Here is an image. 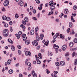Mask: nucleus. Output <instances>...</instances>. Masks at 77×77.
I'll return each instance as SVG.
<instances>
[{
  "instance_id": "50",
  "label": "nucleus",
  "mask_w": 77,
  "mask_h": 77,
  "mask_svg": "<svg viewBox=\"0 0 77 77\" xmlns=\"http://www.w3.org/2000/svg\"><path fill=\"white\" fill-rule=\"evenodd\" d=\"M32 12L33 14H35V13H36V10H35V9H34L32 11Z\"/></svg>"
},
{
  "instance_id": "20",
  "label": "nucleus",
  "mask_w": 77,
  "mask_h": 77,
  "mask_svg": "<svg viewBox=\"0 0 77 77\" xmlns=\"http://www.w3.org/2000/svg\"><path fill=\"white\" fill-rule=\"evenodd\" d=\"M8 41L9 42H10V43H11V44H13V41H12V40H11V39H8Z\"/></svg>"
},
{
  "instance_id": "33",
  "label": "nucleus",
  "mask_w": 77,
  "mask_h": 77,
  "mask_svg": "<svg viewBox=\"0 0 77 77\" xmlns=\"http://www.w3.org/2000/svg\"><path fill=\"white\" fill-rule=\"evenodd\" d=\"M23 40L24 41H25L26 39H27V37H26L24 36L23 37Z\"/></svg>"
},
{
  "instance_id": "44",
  "label": "nucleus",
  "mask_w": 77,
  "mask_h": 77,
  "mask_svg": "<svg viewBox=\"0 0 77 77\" xmlns=\"http://www.w3.org/2000/svg\"><path fill=\"white\" fill-rule=\"evenodd\" d=\"M17 48L19 49H21V46L20 45H18L17 46Z\"/></svg>"
},
{
  "instance_id": "59",
  "label": "nucleus",
  "mask_w": 77,
  "mask_h": 77,
  "mask_svg": "<svg viewBox=\"0 0 77 77\" xmlns=\"http://www.w3.org/2000/svg\"><path fill=\"white\" fill-rule=\"evenodd\" d=\"M57 38V37L55 35L53 37V38L54 39H56Z\"/></svg>"
},
{
  "instance_id": "8",
  "label": "nucleus",
  "mask_w": 77,
  "mask_h": 77,
  "mask_svg": "<svg viewBox=\"0 0 77 77\" xmlns=\"http://www.w3.org/2000/svg\"><path fill=\"white\" fill-rule=\"evenodd\" d=\"M20 27H22L23 29V31H25V29H26V27L25 26H24V25L23 24H22L20 25Z\"/></svg>"
},
{
  "instance_id": "5",
  "label": "nucleus",
  "mask_w": 77,
  "mask_h": 77,
  "mask_svg": "<svg viewBox=\"0 0 77 77\" xmlns=\"http://www.w3.org/2000/svg\"><path fill=\"white\" fill-rule=\"evenodd\" d=\"M66 48V45H64L62 47V49L63 51H65Z\"/></svg>"
},
{
  "instance_id": "23",
  "label": "nucleus",
  "mask_w": 77,
  "mask_h": 77,
  "mask_svg": "<svg viewBox=\"0 0 77 77\" xmlns=\"http://www.w3.org/2000/svg\"><path fill=\"white\" fill-rule=\"evenodd\" d=\"M51 7H50V9H51V10H53V9H55V8L54 6H51Z\"/></svg>"
},
{
  "instance_id": "32",
  "label": "nucleus",
  "mask_w": 77,
  "mask_h": 77,
  "mask_svg": "<svg viewBox=\"0 0 77 77\" xmlns=\"http://www.w3.org/2000/svg\"><path fill=\"white\" fill-rule=\"evenodd\" d=\"M15 17L16 18H18L19 17V16H18V14H15Z\"/></svg>"
},
{
  "instance_id": "42",
  "label": "nucleus",
  "mask_w": 77,
  "mask_h": 77,
  "mask_svg": "<svg viewBox=\"0 0 77 77\" xmlns=\"http://www.w3.org/2000/svg\"><path fill=\"white\" fill-rule=\"evenodd\" d=\"M18 53L19 55L21 54V51L20 50L18 51Z\"/></svg>"
},
{
  "instance_id": "48",
  "label": "nucleus",
  "mask_w": 77,
  "mask_h": 77,
  "mask_svg": "<svg viewBox=\"0 0 77 77\" xmlns=\"http://www.w3.org/2000/svg\"><path fill=\"white\" fill-rule=\"evenodd\" d=\"M37 64H41V61L40 60H38L37 61Z\"/></svg>"
},
{
  "instance_id": "26",
  "label": "nucleus",
  "mask_w": 77,
  "mask_h": 77,
  "mask_svg": "<svg viewBox=\"0 0 77 77\" xmlns=\"http://www.w3.org/2000/svg\"><path fill=\"white\" fill-rule=\"evenodd\" d=\"M7 17L5 16H4L2 17V19L3 20H6Z\"/></svg>"
},
{
  "instance_id": "56",
  "label": "nucleus",
  "mask_w": 77,
  "mask_h": 77,
  "mask_svg": "<svg viewBox=\"0 0 77 77\" xmlns=\"http://www.w3.org/2000/svg\"><path fill=\"white\" fill-rule=\"evenodd\" d=\"M26 34H23L22 36V37H23H23H24V36H25V37H26Z\"/></svg>"
},
{
  "instance_id": "35",
  "label": "nucleus",
  "mask_w": 77,
  "mask_h": 77,
  "mask_svg": "<svg viewBox=\"0 0 77 77\" xmlns=\"http://www.w3.org/2000/svg\"><path fill=\"white\" fill-rule=\"evenodd\" d=\"M73 41L74 42H75V43H77V38L74 39Z\"/></svg>"
},
{
  "instance_id": "16",
  "label": "nucleus",
  "mask_w": 77,
  "mask_h": 77,
  "mask_svg": "<svg viewBox=\"0 0 77 77\" xmlns=\"http://www.w3.org/2000/svg\"><path fill=\"white\" fill-rule=\"evenodd\" d=\"M25 43L27 45H29V44H30V40H26L25 41Z\"/></svg>"
},
{
  "instance_id": "38",
  "label": "nucleus",
  "mask_w": 77,
  "mask_h": 77,
  "mask_svg": "<svg viewBox=\"0 0 77 77\" xmlns=\"http://www.w3.org/2000/svg\"><path fill=\"white\" fill-rule=\"evenodd\" d=\"M27 65L28 66H30L32 65V64L30 63H27Z\"/></svg>"
},
{
  "instance_id": "19",
  "label": "nucleus",
  "mask_w": 77,
  "mask_h": 77,
  "mask_svg": "<svg viewBox=\"0 0 77 77\" xmlns=\"http://www.w3.org/2000/svg\"><path fill=\"white\" fill-rule=\"evenodd\" d=\"M38 57H39L40 59H42V55H41L40 53L38 54Z\"/></svg>"
},
{
  "instance_id": "39",
  "label": "nucleus",
  "mask_w": 77,
  "mask_h": 77,
  "mask_svg": "<svg viewBox=\"0 0 77 77\" xmlns=\"http://www.w3.org/2000/svg\"><path fill=\"white\" fill-rule=\"evenodd\" d=\"M56 66H59L60 64H59V62H57L56 63Z\"/></svg>"
},
{
  "instance_id": "30",
  "label": "nucleus",
  "mask_w": 77,
  "mask_h": 77,
  "mask_svg": "<svg viewBox=\"0 0 77 77\" xmlns=\"http://www.w3.org/2000/svg\"><path fill=\"white\" fill-rule=\"evenodd\" d=\"M46 72L47 74H49L50 72V71L48 70V69H46Z\"/></svg>"
},
{
  "instance_id": "61",
  "label": "nucleus",
  "mask_w": 77,
  "mask_h": 77,
  "mask_svg": "<svg viewBox=\"0 0 77 77\" xmlns=\"http://www.w3.org/2000/svg\"><path fill=\"white\" fill-rule=\"evenodd\" d=\"M57 13H58V11H56L55 12V13L54 15H57Z\"/></svg>"
},
{
  "instance_id": "12",
  "label": "nucleus",
  "mask_w": 77,
  "mask_h": 77,
  "mask_svg": "<svg viewBox=\"0 0 77 77\" xmlns=\"http://www.w3.org/2000/svg\"><path fill=\"white\" fill-rule=\"evenodd\" d=\"M64 10V13L66 14H68L69 12V11H68V9H65Z\"/></svg>"
},
{
  "instance_id": "13",
  "label": "nucleus",
  "mask_w": 77,
  "mask_h": 77,
  "mask_svg": "<svg viewBox=\"0 0 77 77\" xmlns=\"http://www.w3.org/2000/svg\"><path fill=\"white\" fill-rule=\"evenodd\" d=\"M36 40L37 41H39V39H40V37H39L38 35H37L36 36Z\"/></svg>"
},
{
  "instance_id": "18",
  "label": "nucleus",
  "mask_w": 77,
  "mask_h": 77,
  "mask_svg": "<svg viewBox=\"0 0 77 77\" xmlns=\"http://www.w3.org/2000/svg\"><path fill=\"white\" fill-rule=\"evenodd\" d=\"M69 27H72V23L71 22H70L69 23Z\"/></svg>"
},
{
  "instance_id": "40",
  "label": "nucleus",
  "mask_w": 77,
  "mask_h": 77,
  "mask_svg": "<svg viewBox=\"0 0 77 77\" xmlns=\"http://www.w3.org/2000/svg\"><path fill=\"white\" fill-rule=\"evenodd\" d=\"M10 31L11 32H12L13 31V29H12V27H11V26L10 27Z\"/></svg>"
},
{
  "instance_id": "43",
  "label": "nucleus",
  "mask_w": 77,
  "mask_h": 77,
  "mask_svg": "<svg viewBox=\"0 0 77 77\" xmlns=\"http://www.w3.org/2000/svg\"><path fill=\"white\" fill-rule=\"evenodd\" d=\"M77 48H73L72 49V51H75V50H77Z\"/></svg>"
},
{
  "instance_id": "34",
  "label": "nucleus",
  "mask_w": 77,
  "mask_h": 77,
  "mask_svg": "<svg viewBox=\"0 0 77 77\" xmlns=\"http://www.w3.org/2000/svg\"><path fill=\"white\" fill-rule=\"evenodd\" d=\"M73 8L74 10H76L77 9V6L76 5H74Z\"/></svg>"
},
{
  "instance_id": "21",
  "label": "nucleus",
  "mask_w": 77,
  "mask_h": 77,
  "mask_svg": "<svg viewBox=\"0 0 77 77\" xmlns=\"http://www.w3.org/2000/svg\"><path fill=\"white\" fill-rule=\"evenodd\" d=\"M60 64L62 66H63L65 64V63L63 61H61L60 62Z\"/></svg>"
},
{
  "instance_id": "64",
  "label": "nucleus",
  "mask_w": 77,
  "mask_h": 77,
  "mask_svg": "<svg viewBox=\"0 0 77 77\" xmlns=\"http://www.w3.org/2000/svg\"><path fill=\"white\" fill-rule=\"evenodd\" d=\"M9 24L10 25H12V21H10L9 22Z\"/></svg>"
},
{
  "instance_id": "51",
  "label": "nucleus",
  "mask_w": 77,
  "mask_h": 77,
  "mask_svg": "<svg viewBox=\"0 0 77 77\" xmlns=\"http://www.w3.org/2000/svg\"><path fill=\"white\" fill-rule=\"evenodd\" d=\"M33 75V77H37V75L36 73H35V74H34Z\"/></svg>"
},
{
  "instance_id": "3",
  "label": "nucleus",
  "mask_w": 77,
  "mask_h": 77,
  "mask_svg": "<svg viewBox=\"0 0 77 77\" xmlns=\"http://www.w3.org/2000/svg\"><path fill=\"white\" fill-rule=\"evenodd\" d=\"M22 34V32L21 31H19L18 32V34H16V36L17 37V39H20V35Z\"/></svg>"
},
{
  "instance_id": "62",
  "label": "nucleus",
  "mask_w": 77,
  "mask_h": 77,
  "mask_svg": "<svg viewBox=\"0 0 77 77\" xmlns=\"http://www.w3.org/2000/svg\"><path fill=\"white\" fill-rule=\"evenodd\" d=\"M19 76L20 77H23V74H19Z\"/></svg>"
},
{
  "instance_id": "47",
  "label": "nucleus",
  "mask_w": 77,
  "mask_h": 77,
  "mask_svg": "<svg viewBox=\"0 0 77 77\" xmlns=\"http://www.w3.org/2000/svg\"><path fill=\"white\" fill-rule=\"evenodd\" d=\"M4 26L5 27H8V24L5 23Z\"/></svg>"
},
{
  "instance_id": "6",
  "label": "nucleus",
  "mask_w": 77,
  "mask_h": 77,
  "mask_svg": "<svg viewBox=\"0 0 77 77\" xmlns=\"http://www.w3.org/2000/svg\"><path fill=\"white\" fill-rule=\"evenodd\" d=\"M19 5L20 6H23V5H24V2L22 0H21L19 2Z\"/></svg>"
},
{
  "instance_id": "54",
  "label": "nucleus",
  "mask_w": 77,
  "mask_h": 77,
  "mask_svg": "<svg viewBox=\"0 0 77 77\" xmlns=\"http://www.w3.org/2000/svg\"><path fill=\"white\" fill-rule=\"evenodd\" d=\"M60 38H62V37H63V35H62V34H60Z\"/></svg>"
},
{
  "instance_id": "25",
  "label": "nucleus",
  "mask_w": 77,
  "mask_h": 77,
  "mask_svg": "<svg viewBox=\"0 0 77 77\" xmlns=\"http://www.w3.org/2000/svg\"><path fill=\"white\" fill-rule=\"evenodd\" d=\"M24 20L25 22H28V21H29V19H28V18L26 17L24 18Z\"/></svg>"
},
{
  "instance_id": "1",
  "label": "nucleus",
  "mask_w": 77,
  "mask_h": 77,
  "mask_svg": "<svg viewBox=\"0 0 77 77\" xmlns=\"http://www.w3.org/2000/svg\"><path fill=\"white\" fill-rule=\"evenodd\" d=\"M3 34L4 36H8L9 34V31L8 29H5L3 31Z\"/></svg>"
},
{
  "instance_id": "29",
  "label": "nucleus",
  "mask_w": 77,
  "mask_h": 77,
  "mask_svg": "<svg viewBox=\"0 0 77 77\" xmlns=\"http://www.w3.org/2000/svg\"><path fill=\"white\" fill-rule=\"evenodd\" d=\"M72 57H73L74 56H75V52H74L72 54Z\"/></svg>"
},
{
  "instance_id": "31",
  "label": "nucleus",
  "mask_w": 77,
  "mask_h": 77,
  "mask_svg": "<svg viewBox=\"0 0 77 77\" xmlns=\"http://www.w3.org/2000/svg\"><path fill=\"white\" fill-rule=\"evenodd\" d=\"M48 56H49V55H50V56H53V54L52 53H51L50 54V52H49V51H48Z\"/></svg>"
},
{
  "instance_id": "63",
  "label": "nucleus",
  "mask_w": 77,
  "mask_h": 77,
  "mask_svg": "<svg viewBox=\"0 0 77 77\" xmlns=\"http://www.w3.org/2000/svg\"><path fill=\"white\" fill-rule=\"evenodd\" d=\"M39 48H40V46H37V50H38L39 49Z\"/></svg>"
},
{
  "instance_id": "53",
  "label": "nucleus",
  "mask_w": 77,
  "mask_h": 77,
  "mask_svg": "<svg viewBox=\"0 0 77 77\" xmlns=\"http://www.w3.org/2000/svg\"><path fill=\"white\" fill-rule=\"evenodd\" d=\"M69 53H66L65 54V56H69Z\"/></svg>"
},
{
  "instance_id": "11",
  "label": "nucleus",
  "mask_w": 77,
  "mask_h": 77,
  "mask_svg": "<svg viewBox=\"0 0 77 77\" xmlns=\"http://www.w3.org/2000/svg\"><path fill=\"white\" fill-rule=\"evenodd\" d=\"M53 48L56 49H58L59 48V46H57L56 44H54V45Z\"/></svg>"
},
{
  "instance_id": "58",
  "label": "nucleus",
  "mask_w": 77,
  "mask_h": 77,
  "mask_svg": "<svg viewBox=\"0 0 77 77\" xmlns=\"http://www.w3.org/2000/svg\"><path fill=\"white\" fill-rule=\"evenodd\" d=\"M32 19L33 20H37V19L36 18V17H32Z\"/></svg>"
},
{
  "instance_id": "28",
  "label": "nucleus",
  "mask_w": 77,
  "mask_h": 77,
  "mask_svg": "<svg viewBox=\"0 0 77 77\" xmlns=\"http://www.w3.org/2000/svg\"><path fill=\"white\" fill-rule=\"evenodd\" d=\"M11 60H8V65H10V64L11 63Z\"/></svg>"
},
{
  "instance_id": "36",
  "label": "nucleus",
  "mask_w": 77,
  "mask_h": 77,
  "mask_svg": "<svg viewBox=\"0 0 77 77\" xmlns=\"http://www.w3.org/2000/svg\"><path fill=\"white\" fill-rule=\"evenodd\" d=\"M74 64L75 65H77V59H76L75 60Z\"/></svg>"
},
{
  "instance_id": "52",
  "label": "nucleus",
  "mask_w": 77,
  "mask_h": 77,
  "mask_svg": "<svg viewBox=\"0 0 77 77\" xmlns=\"http://www.w3.org/2000/svg\"><path fill=\"white\" fill-rule=\"evenodd\" d=\"M45 45H46V46H47L48 45V43L46 42H45L44 43Z\"/></svg>"
},
{
  "instance_id": "24",
  "label": "nucleus",
  "mask_w": 77,
  "mask_h": 77,
  "mask_svg": "<svg viewBox=\"0 0 77 77\" xmlns=\"http://www.w3.org/2000/svg\"><path fill=\"white\" fill-rule=\"evenodd\" d=\"M39 30V28H38V27L37 26L36 27L35 29V32H37L38 31V30Z\"/></svg>"
},
{
  "instance_id": "17",
  "label": "nucleus",
  "mask_w": 77,
  "mask_h": 77,
  "mask_svg": "<svg viewBox=\"0 0 77 77\" xmlns=\"http://www.w3.org/2000/svg\"><path fill=\"white\" fill-rule=\"evenodd\" d=\"M74 45V43L72 42H70L69 43V46L70 47H72Z\"/></svg>"
},
{
  "instance_id": "2",
  "label": "nucleus",
  "mask_w": 77,
  "mask_h": 77,
  "mask_svg": "<svg viewBox=\"0 0 77 77\" xmlns=\"http://www.w3.org/2000/svg\"><path fill=\"white\" fill-rule=\"evenodd\" d=\"M9 4V2L8 0H5L3 3V5L4 6H8Z\"/></svg>"
},
{
  "instance_id": "45",
  "label": "nucleus",
  "mask_w": 77,
  "mask_h": 77,
  "mask_svg": "<svg viewBox=\"0 0 77 77\" xmlns=\"http://www.w3.org/2000/svg\"><path fill=\"white\" fill-rule=\"evenodd\" d=\"M56 41V39H54L51 42L52 44H53V43H54V42H55Z\"/></svg>"
},
{
  "instance_id": "37",
  "label": "nucleus",
  "mask_w": 77,
  "mask_h": 77,
  "mask_svg": "<svg viewBox=\"0 0 77 77\" xmlns=\"http://www.w3.org/2000/svg\"><path fill=\"white\" fill-rule=\"evenodd\" d=\"M35 1L36 3L38 4H39V3H40V1H39V0H35Z\"/></svg>"
},
{
  "instance_id": "49",
  "label": "nucleus",
  "mask_w": 77,
  "mask_h": 77,
  "mask_svg": "<svg viewBox=\"0 0 77 77\" xmlns=\"http://www.w3.org/2000/svg\"><path fill=\"white\" fill-rule=\"evenodd\" d=\"M55 36H57V37H58V36H59V34L58 33H57L56 34Z\"/></svg>"
},
{
  "instance_id": "15",
  "label": "nucleus",
  "mask_w": 77,
  "mask_h": 77,
  "mask_svg": "<svg viewBox=\"0 0 77 77\" xmlns=\"http://www.w3.org/2000/svg\"><path fill=\"white\" fill-rule=\"evenodd\" d=\"M35 33V31L33 30H31L30 32V35H33Z\"/></svg>"
},
{
  "instance_id": "57",
  "label": "nucleus",
  "mask_w": 77,
  "mask_h": 77,
  "mask_svg": "<svg viewBox=\"0 0 77 77\" xmlns=\"http://www.w3.org/2000/svg\"><path fill=\"white\" fill-rule=\"evenodd\" d=\"M2 11H4L5 12V11H6V10H5V8H4V7L3 8V9H2Z\"/></svg>"
},
{
  "instance_id": "46",
  "label": "nucleus",
  "mask_w": 77,
  "mask_h": 77,
  "mask_svg": "<svg viewBox=\"0 0 77 77\" xmlns=\"http://www.w3.org/2000/svg\"><path fill=\"white\" fill-rule=\"evenodd\" d=\"M28 59H26L25 61V65H27V63H28Z\"/></svg>"
},
{
  "instance_id": "22",
  "label": "nucleus",
  "mask_w": 77,
  "mask_h": 77,
  "mask_svg": "<svg viewBox=\"0 0 77 77\" xmlns=\"http://www.w3.org/2000/svg\"><path fill=\"white\" fill-rule=\"evenodd\" d=\"M40 37H41L40 39L41 40H42V39H43V38H44V34H41Z\"/></svg>"
},
{
  "instance_id": "60",
  "label": "nucleus",
  "mask_w": 77,
  "mask_h": 77,
  "mask_svg": "<svg viewBox=\"0 0 77 77\" xmlns=\"http://www.w3.org/2000/svg\"><path fill=\"white\" fill-rule=\"evenodd\" d=\"M69 30H70V28H69L68 29H67V33H69Z\"/></svg>"
},
{
  "instance_id": "14",
  "label": "nucleus",
  "mask_w": 77,
  "mask_h": 77,
  "mask_svg": "<svg viewBox=\"0 0 77 77\" xmlns=\"http://www.w3.org/2000/svg\"><path fill=\"white\" fill-rule=\"evenodd\" d=\"M8 72L9 74H12L14 72V71H13L12 69H10L8 71Z\"/></svg>"
},
{
  "instance_id": "4",
  "label": "nucleus",
  "mask_w": 77,
  "mask_h": 77,
  "mask_svg": "<svg viewBox=\"0 0 77 77\" xmlns=\"http://www.w3.org/2000/svg\"><path fill=\"white\" fill-rule=\"evenodd\" d=\"M32 43L33 45H35V46H37L38 45V42L36 40H34V42H32Z\"/></svg>"
},
{
  "instance_id": "7",
  "label": "nucleus",
  "mask_w": 77,
  "mask_h": 77,
  "mask_svg": "<svg viewBox=\"0 0 77 77\" xmlns=\"http://www.w3.org/2000/svg\"><path fill=\"white\" fill-rule=\"evenodd\" d=\"M54 2L53 1H51L49 3V5H50L51 6H52L54 5Z\"/></svg>"
},
{
  "instance_id": "27",
  "label": "nucleus",
  "mask_w": 77,
  "mask_h": 77,
  "mask_svg": "<svg viewBox=\"0 0 77 77\" xmlns=\"http://www.w3.org/2000/svg\"><path fill=\"white\" fill-rule=\"evenodd\" d=\"M7 21H11V18L9 17H7L6 20Z\"/></svg>"
},
{
  "instance_id": "9",
  "label": "nucleus",
  "mask_w": 77,
  "mask_h": 77,
  "mask_svg": "<svg viewBox=\"0 0 77 77\" xmlns=\"http://www.w3.org/2000/svg\"><path fill=\"white\" fill-rule=\"evenodd\" d=\"M25 54L26 56H28V55L30 56V54H31V53L30 52H29V51H26L25 52Z\"/></svg>"
},
{
  "instance_id": "55",
  "label": "nucleus",
  "mask_w": 77,
  "mask_h": 77,
  "mask_svg": "<svg viewBox=\"0 0 77 77\" xmlns=\"http://www.w3.org/2000/svg\"><path fill=\"white\" fill-rule=\"evenodd\" d=\"M39 59H40L39 57H37V58H36V60L38 61L39 60Z\"/></svg>"
},
{
  "instance_id": "41",
  "label": "nucleus",
  "mask_w": 77,
  "mask_h": 77,
  "mask_svg": "<svg viewBox=\"0 0 77 77\" xmlns=\"http://www.w3.org/2000/svg\"><path fill=\"white\" fill-rule=\"evenodd\" d=\"M22 24H24V25H26V22L23 20L22 21Z\"/></svg>"
},
{
  "instance_id": "10",
  "label": "nucleus",
  "mask_w": 77,
  "mask_h": 77,
  "mask_svg": "<svg viewBox=\"0 0 77 77\" xmlns=\"http://www.w3.org/2000/svg\"><path fill=\"white\" fill-rule=\"evenodd\" d=\"M11 48L12 51H15V46L13 45H12L11 46Z\"/></svg>"
}]
</instances>
